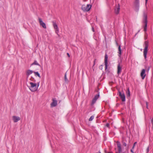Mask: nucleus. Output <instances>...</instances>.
<instances>
[{"label": "nucleus", "instance_id": "4", "mask_svg": "<svg viewBox=\"0 0 153 153\" xmlns=\"http://www.w3.org/2000/svg\"><path fill=\"white\" fill-rule=\"evenodd\" d=\"M91 5L90 4H87L86 5H83L82 6V10L84 12H88L91 9Z\"/></svg>", "mask_w": 153, "mask_h": 153}, {"label": "nucleus", "instance_id": "6", "mask_svg": "<svg viewBox=\"0 0 153 153\" xmlns=\"http://www.w3.org/2000/svg\"><path fill=\"white\" fill-rule=\"evenodd\" d=\"M119 95L122 101H125V96L123 92L119 91Z\"/></svg>", "mask_w": 153, "mask_h": 153}, {"label": "nucleus", "instance_id": "2", "mask_svg": "<svg viewBox=\"0 0 153 153\" xmlns=\"http://www.w3.org/2000/svg\"><path fill=\"white\" fill-rule=\"evenodd\" d=\"M30 85H27L30 91L32 92H34L36 91L39 87V83L38 82L37 83L33 82H30L29 83Z\"/></svg>", "mask_w": 153, "mask_h": 153}, {"label": "nucleus", "instance_id": "35", "mask_svg": "<svg viewBox=\"0 0 153 153\" xmlns=\"http://www.w3.org/2000/svg\"><path fill=\"white\" fill-rule=\"evenodd\" d=\"M148 0H146V4L147 3Z\"/></svg>", "mask_w": 153, "mask_h": 153}, {"label": "nucleus", "instance_id": "16", "mask_svg": "<svg viewBox=\"0 0 153 153\" xmlns=\"http://www.w3.org/2000/svg\"><path fill=\"white\" fill-rule=\"evenodd\" d=\"M118 56L119 57H120L121 55V46L119 45L118 47Z\"/></svg>", "mask_w": 153, "mask_h": 153}, {"label": "nucleus", "instance_id": "9", "mask_svg": "<svg viewBox=\"0 0 153 153\" xmlns=\"http://www.w3.org/2000/svg\"><path fill=\"white\" fill-rule=\"evenodd\" d=\"M53 27H54V29L55 30L56 32L57 33L59 32V29L57 25L56 24L55 22H53Z\"/></svg>", "mask_w": 153, "mask_h": 153}, {"label": "nucleus", "instance_id": "19", "mask_svg": "<svg viewBox=\"0 0 153 153\" xmlns=\"http://www.w3.org/2000/svg\"><path fill=\"white\" fill-rule=\"evenodd\" d=\"M40 65L39 63L37 62L36 61H35L31 65Z\"/></svg>", "mask_w": 153, "mask_h": 153}, {"label": "nucleus", "instance_id": "5", "mask_svg": "<svg viewBox=\"0 0 153 153\" xmlns=\"http://www.w3.org/2000/svg\"><path fill=\"white\" fill-rule=\"evenodd\" d=\"M135 10L136 11H138L139 10V0H135L134 3Z\"/></svg>", "mask_w": 153, "mask_h": 153}, {"label": "nucleus", "instance_id": "21", "mask_svg": "<svg viewBox=\"0 0 153 153\" xmlns=\"http://www.w3.org/2000/svg\"><path fill=\"white\" fill-rule=\"evenodd\" d=\"M148 38V34L146 32L145 33L144 39L146 40Z\"/></svg>", "mask_w": 153, "mask_h": 153}, {"label": "nucleus", "instance_id": "11", "mask_svg": "<svg viewBox=\"0 0 153 153\" xmlns=\"http://www.w3.org/2000/svg\"><path fill=\"white\" fill-rule=\"evenodd\" d=\"M145 70L144 69H142L140 74V76L142 79H144L146 76V74L145 73Z\"/></svg>", "mask_w": 153, "mask_h": 153}, {"label": "nucleus", "instance_id": "14", "mask_svg": "<svg viewBox=\"0 0 153 153\" xmlns=\"http://www.w3.org/2000/svg\"><path fill=\"white\" fill-rule=\"evenodd\" d=\"M57 104V101L56 100H53V102L51 104L52 107H55L56 105Z\"/></svg>", "mask_w": 153, "mask_h": 153}, {"label": "nucleus", "instance_id": "15", "mask_svg": "<svg viewBox=\"0 0 153 153\" xmlns=\"http://www.w3.org/2000/svg\"><path fill=\"white\" fill-rule=\"evenodd\" d=\"M33 73V71L30 70H28L26 71V75L28 77L30 74Z\"/></svg>", "mask_w": 153, "mask_h": 153}, {"label": "nucleus", "instance_id": "28", "mask_svg": "<svg viewBox=\"0 0 153 153\" xmlns=\"http://www.w3.org/2000/svg\"><path fill=\"white\" fill-rule=\"evenodd\" d=\"M123 145L124 146H126V143L125 142H123Z\"/></svg>", "mask_w": 153, "mask_h": 153}, {"label": "nucleus", "instance_id": "13", "mask_svg": "<svg viewBox=\"0 0 153 153\" xmlns=\"http://www.w3.org/2000/svg\"><path fill=\"white\" fill-rule=\"evenodd\" d=\"M120 10V4H118V5L115 9V13L117 14H118L119 13Z\"/></svg>", "mask_w": 153, "mask_h": 153}, {"label": "nucleus", "instance_id": "37", "mask_svg": "<svg viewBox=\"0 0 153 153\" xmlns=\"http://www.w3.org/2000/svg\"><path fill=\"white\" fill-rule=\"evenodd\" d=\"M95 65V63H94V65Z\"/></svg>", "mask_w": 153, "mask_h": 153}, {"label": "nucleus", "instance_id": "36", "mask_svg": "<svg viewBox=\"0 0 153 153\" xmlns=\"http://www.w3.org/2000/svg\"><path fill=\"white\" fill-rule=\"evenodd\" d=\"M149 68H149V67L148 68V71H149Z\"/></svg>", "mask_w": 153, "mask_h": 153}, {"label": "nucleus", "instance_id": "32", "mask_svg": "<svg viewBox=\"0 0 153 153\" xmlns=\"http://www.w3.org/2000/svg\"><path fill=\"white\" fill-rule=\"evenodd\" d=\"M146 107H147V108H148V104H147V102H146Z\"/></svg>", "mask_w": 153, "mask_h": 153}, {"label": "nucleus", "instance_id": "33", "mask_svg": "<svg viewBox=\"0 0 153 153\" xmlns=\"http://www.w3.org/2000/svg\"><path fill=\"white\" fill-rule=\"evenodd\" d=\"M67 54L68 57H70V56L69 53H68Z\"/></svg>", "mask_w": 153, "mask_h": 153}, {"label": "nucleus", "instance_id": "20", "mask_svg": "<svg viewBox=\"0 0 153 153\" xmlns=\"http://www.w3.org/2000/svg\"><path fill=\"white\" fill-rule=\"evenodd\" d=\"M117 146L118 148H121V144L120 143V142L119 141H117Z\"/></svg>", "mask_w": 153, "mask_h": 153}, {"label": "nucleus", "instance_id": "39", "mask_svg": "<svg viewBox=\"0 0 153 153\" xmlns=\"http://www.w3.org/2000/svg\"><path fill=\"white\" fill-rule=\"evenodd\" d=\"M84 1H86V0H83Z\"/></svg>", "mask_w": 153, "mask_h": 153}, {"label": "nucleus", "instance_id": "17", "mask_svg": "<svg viewBox=\"0 0 153 153\" xmlns=\"http://www.w3.org/2000/svg\"><path fill=\"white\" fill-rule=\"evenodd\" d=\"M34 73L35 74V76H37L39 78L41 77V76H40V75L39 73L38 72H34Z\"/></svg>", "mask_w": 153, "mask_h": 153}, {"label": "nucleus", "instance_id": "34", "mask_svg": "<svg viewBox=\"0 0 153 153\" xmlns=\"http://www.w3.org/2000/svg\"><path fill=\"white\" fill-rule=\"evenodd\" d=\"M102 65H101V66H100V69H102Z\"/></svg>", "mask_w": 153, "mask_h": 153}, {"label": "nucleus", "instance_id": "23", "mask_svg": "<svg viewBox=\"0 0 153 153\" xmlns=\"http://www.w3.org/2000/svg\"><path fill=\"white\" fill-rule=\"evenodd\" d=\"M94 117L93 115H92L89 119V121H91L94 119Z\"/></svg>", "mask_w": 153, "mask_h": 153}, {"label": "nucleus", "instance_id": "38", "mask_svg": "<svg viewBox=\"0 0 153 153\" xmlns=\"http://www.w3.org/2000/svg\"><path fill=\"white\" fill-rule=\"evenodd\" d=\"M93 31L94 32V29H93Z\"/></svg>", "mask_w": 153, "mask_h": 153}, {"label": "nucleus", "instance_id": "31", "mask_svg": "<svg viewBox=\"0 0 153 153\" xmlns=\"http://www.w3.org/2000/svg\"><path fill=\"white\" fill-rule=\"evenodd\" d=\"M151 121L152 123V124H153V119L152 118V119Z\"/></svg>", "mask_w": 153, "mask_h": 153}, {"label": "nucleus", "instance_id": "40", "mask_svg": "<svg viewBox=\"0 0 153 153\" xmlns=\"http://www.w3.org/2000/svg\"><path fill=\"white\" fill-rule=\"evenodd\" d=\"M101 153V152H99V153Z\"/></svg>", "mask_w": 153, "mask_h": 153}, {"label": "nucleus", "instance_id": "10", "mask_svg": "<svg viewBox=\"0 0 153 153\" xmlns=\"http://www.w3.org/2000/svg\"><path fill=\"white\" fill-rule=\"evenodd\" d=\"M39 21L40 24L41 26H42L44 28H46L45 24L43 22L41 19L39 18Z\"/></svg>", "mask_w": 153, "mask_h": 153}, {"label": "nucleus", "instance_id": "3", "mask_svg": "<svg viewBox=\"0 0 153 153\" xmlns=\"http://www.w3.org/2000/svg\"><path fill=\"white\" fill-rule=\"evenodd\" d=\"M145 45L143 51V56L145 60H146L147 58V54L148 51V48L149 46V42L148 41H145L144 43Z\"/></svg>", "mask_w": 153, "mask_h": 153}, {"label": "nucleus", "instance_id": "29", "mask_svg": "<svg viewBox=\"0 0 153 153\" xmlns=\"http://www.w3.org/2000/svg\"><path fill=\"white\" fill-rule=\"evenodd\" d=\"M128 94H127V95L128 96H130V91H129V89H128Z\"/></svg>", "mask_w": 153, "mask_h": 153}, {"label": "nucleus", "instance_id": "30", "mask_svg": "<svg viewBox=\"0 0 153 153\" xmlns=\"http://www.w3.org/2000/svg\"><path fill=\"white\" fill-rule=\"evenodd\" d=\"M147 152H149V147H148L147 149Z\"/></svg>", "mask_w": 153, "mask_h": 153}, {"label": "nucleus", "instance_id": "26", "mask_svg": "<svg viewBox=\"0 0 153 153\" xmlns=\"http://www.w3.org/2000/svg\"><path fill=\"white\" fill-rule=\"evenodd\" d=\"M65 80L66 82H67L68 81L67 78L66 76V74H65Z\"/></svg>", "mask_w": 153, "mask_h": 153}, {"label": "nucleus", "instance_id": "41", "mask_svg": "<svg viewBox=\"0 0 153 153\" xmlns=\"http://www.w3.org/2000/svg\"><path fill=\"white\" fill-rule=\"evenodd\" d=\"M108 153H111V152H108Z\"/></svg>", "mask_w": 153, "mask_h": 153}, {"label": "nucleus", "instance_id": "8", "mask_svg": "<svg viewBox=\"0 0 153 153\" xmlns=\"http://www.w3.org/2000/svg\"><path fill=\"white\" fill-rule=\"evenodd\" d=\"M12 118L14 123L17 122L20 120V118L19 117L16 116H13L12 117Z\"/></svg>", "mask_w": 153, "mask_h": 153}, {"label": "nucleus", "instance_id": "22", "mask_svg": "<svg viewBox=\"0 0 153 153\" xmlns=\"http://www.w3.org/2000/svg\"><path fill=\"white\" fill-rule=\"evenodd\" d=\"M99 96H100L99 94H97L95 96L94 99H95V100H97L99 97Z\"/></svg>", "mask_w": 153, "mask_h": 153}, {"label": "nucleus", "instance_id": "27", "mask_svg": "<svg viewBox=\"0 0 153 153\" xmlns=\"http://www.w3.org/2000/svg\"><path fill=\"white\" fill-rule=\"evenodd\" d=\"M137 142H135L134 143V145H133V147H132V149H133L134 147V146H135V144L137 143Z\"/></svg>", "mask_w": 153, "mask_h": 153}, {"label": "nucleus", "instance_id": "24", "mask_svg": "<svg viewBox=\"0 0 153 153\" xmlns=\"http://www.w3.org/2000/svg\"><path fill=\"white\" fill-rule=\"evenodd\" d=\"M105 126L109 128H110V124L109 123H107L105 125Z\"/></svg>", "mask_w": 153, "mask_h": 153}, {"label": "nucleus", "instance_id": "18", "mask_svg": "<svg viewBox=\"0 0 153 153\" xmlns=\"http://www.w3.org/2000/svg\"><path fill=\"white\" fill-rule=\"evenodd\" d=\"M96 101H97V100H95V99H94V98L92 100V102H91V106H92L96 102Z\"/></svg>", "mask_w": 153, "mask_h": 153}, {"label": "nucleus", "instance_id": "12", "mask_svg": "<svg viewBox=\"0 0 153 153\" xmlns=\"http://www.w3.org/2000/svg\"><path fill=\"white\" fill-rule=\"evenodd\" d=\"M122 70V68L120 66V62H119L118 64L117 65V73L118 74H119L121 72Z\"/></svg>", "mask_w": 153, "mask_h": 153}, {"label": "nucleus", "instance_id": "1", "mask_svg": "<svg viewBox=\"0 0 153 153\" xmlns=\"http://www.w3.org/2000/svg\"><path fill=\"white\" fill-rule=\"evenodd\" d=\"M143 22L144 23V31L146 32L147 26V11L146 10L144 11L143 13Z\"/></svg>", "mask_w": 153, "mask_h": 153}, {"label": "nucleus", "instance_id": "25", "mask_svg": "<svg viewBox=\"0 0 153 153\" xmlns=\"http://www.w3.org/2000/svg\"><path fill=\"white\" fill-rule=\"evenodd\" d=\"M118 150L119 153H121L122 150L121 148H118Z\"/></svg>", "mask_w": 153, "mask_h": 153}, {"label": "nucleus", "instance_id": "7", "mask_svg": "<svg viewBox=\"0 0 153 153\" xmlns=\"http://www.w3.org/2000/svg\"><path fill=\"white\" fill-rule=\"evenodd\" d=\"M108 56L106 54L105 56V70H106L108 67Z\"/></svg>", "mask_w": 153, "mask_h": 153}]
</instances>
